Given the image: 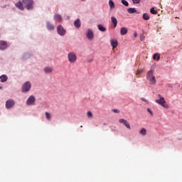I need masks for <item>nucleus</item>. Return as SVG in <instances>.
I'll return each instance as SVG.
<instances>
[{
    "mask_svg": "<svg viewBox=\"0 0 182 182\" xmlns=\"http://www.w3.org/2000/svg\"><path fill=\"white\" fill-rule=\"evenodd\" d=\"M87 117H89V118L93 117V114H92V112L88 111V112H87Z\"/></svg>",
    "mask_w": 182,
    "mask_h": 182,
    "instance_id": "obj_26",
    "label": "nucleus"
},
{
    "mask_svg": "<svg viewBox=\"0 0 182 182\" xmlns=\"http://www.w3.org/2000/svg\"><path fill=\"white\" fill-rule=\"evenodd\" d=\"M54 19L55 22H60L62 21V16L59 14H55Z\"/></svg>",
    "mask_w": 182,
    "mask_h": 182,
    "instance_id": "obj_13",
    "label": "nucleus"
},
{
    "mask_svg": "<svg viewBox=\"0 0 182 182\" xmlns=\"http://www.w3.org/2000/svg\"><path fill=\"white\" fill-rule=\"evenodd\" d=\"M16 8H18L20 11H23V4H22V2L18 1V3L16 4Z\"/></svg>",
    "mask_w": 182,
    "mask_h": 182,
    "instance_id": "obj_12",
    "label": "nucleus"
},
{
    "mask_svg": "<svg viewBox=\"0 0 182 182\" xmlns=\"http://www.w3.org/2000/svg\"><path fill=\"white\" fill-rule=\"evenodd\" d=\"M33 103H35V97L31 95L28 98L26 105H28V106H31V105H33Z\"/></svg>",
    "mask_w": 182,
    "mask_h": 182,
    "instance_id": "obj_9",
    "label": "nucleus"
},
{
    "mask_svg": "<svg viewBox=\"0 0 182 182\" xmlns=\"http://www.w3.org/2000/svg\"><path fill=\"white\" fill-rule=\"evenodd\" d=\"M111 19H112V23H114V17H112Z\"/></svg>",
    "mask_w": 182,
    "mask_h": 182,
    "instance_id": "obj_38",
    "label": "nucleus"
},
{
    "mask_svg": "<svg viewBox=\"0 0 182 182\" xmlns=\"http://www.w3.org/2000/svg\"><path fill=\"white\" fill-rule=\"evenodd\" d=\"M0 89H2V87L0 86Z\"/></svg>",
    "mask_w": 182,
    "mask_h": 182,
    "instance_id": "obj_43",
    "label": "nucleus"
},
{
    "mask_svg": "<svg viewBox=\"0 0 182 182\" xmlns=\"http://www.w3.org/2000/svg\"><path fill=\"white\" fill-rule=\"evenodd\" d=\"M150 12H151V14H152V15H157V14H158V11L154 9V7H152L150 9Z\"/></svg>",
    "mask_w": 182,
    "mask_h": 182,
    "instance_id": "obj_23",
    "label": "nucleus"
},
{
    "mask_svg": "<svg viewBox=\"0 0 182 182\" xmlns=\"http://www.w3.org/2000/svg\"><path fill=\"white\" fill-rule=\"evenodd\" d=\"M146 39V36H144V33H142V35L140 36V40L144 41Z\"/></svg>",
    "mask_w": 182,
    "mask_h": 182,
    "instance_id": "obj_29",
    "label": "nucleus"
},
{
    "mask_svg": "<svg viewBox=\"0 0 182 182\" xmlns=\"http://www.w3.org/2000/svg\"><path fill=\"white\" fill-rule=\"evenodd\" d=\"M74 26L77 28V29H79V28H80V23H75Z\"/></svg>",
    "mask_w": 182,
    "mask_h": 182,
    "instance_id": "obj_31",
    "label": "nucleus"
},
{
    "mask_svg": "<svg viewBox=\"0 0 182 182\" xmlns=\"http://www.w3.org/2000/svg\"><path fill=\"white\" fill-rule=\"evenodd\" d=\"M57 32L58 34H60L61 36H63L66 33V31L65 28H63L62 26H58L57 28Z\"/></svg>",
    "mask_w": 182,
    "mask_h": 182,
    "instance_id": "obj_8",
    "label": "nucleus"
},
{
    "mask_svg": "<svg viewBox=\"0 0 182 182\" xmlns=\"http://www.w3.org/2000/svg\"><path fill=\"white\" fill-rule=\"evenodd\" d=\"M114 113H120V111L119 109H114Z\"/></svg>",
    "mask_w": 182,
    "mask_h": 182,
    "instance_id": "obj_37",
    "label": "nucleus"
},
{
    "mask_svg": "<svg viewBox=\"0 0 182 182\" xmlns=\"http://www.w3.org/2000/svg\"><path fill=\"white\" fill-rule=\"evenodd\" d=\"M45 114H46V118L47 119V120H50V114L48 112H46Z\"/></svg>",
    "mask_w": 182,
    "mask_h": 182,
    "instance_id": "obj_24",
    "label": "nucleus"
},
{
    "mask_svg": "<svg viewBox=\"0 0 182 182\" xmlns=\"http://www.w3.org/2000/svg\"><path fill=\"white\" fill-rule=\"evenodd\" d=\"M116 26H117V23H115V24H114V28H116Z\"/></svg>",
    "mask_w": 182,
    "mask_h": 182,
    "instance_id": "obj_41",
    "label": "nucleus"
},
{
    "mask_svg": "<svg viewBox=\"0 0 182 182\" xmlns=\"http://www.w3.org/2000/svg\"><path fill=\"white\" fill-rule=\"evenodd\" d=\"M112 112H114V109H112Z\"/></svg>",
    "mask_w": 182,
    "mask_h": 182,
    "instance_id": "obj_44",
    "label": "nucleus"
},
{
    "mask_svg": "<svg viewBox=\"0 0 182 182\" xmlns=\"http://www.w3.org/2000/svg\"><path fill=\"white\" fill-rule=\"evenodd\" d=\"M127 32H128L127 28H126V27L121 28V30H120L121 35H122V36L126 35V33H127Z\"/></svg>",
    "mask_w": 182,
    "mask_h": 182,
    "instance_id": "obj_15",
    "label": "nucleus"
},
{
    "mask_svg": "<svg viewBox=\"0 0 182 182\" xmlns=\"http://www.w3.org/2000/svg\"><path fill=\"white\" fill-rule=\"evenodd\" d=\"M74 23H80V19L77 18L75 21Z\"/></svg>",
    "mask_w": 182,
    "mask_h": 182,
    "instance_id": "obj_33",
    "label": "nucleus"
},
{
    "mask_svg": "<svg viewBox=\"0 0 182 182\" xmlns=\"http://www.w3.org/2000/svg\"><path fill=\"white\" fill-rule=\"evenodd\" d=\"M127 12L129 14H136V12H137V10H136V8H129L127 9Z\"/></svg>",
    "mask_w": 182,
    "mask_h": 182,
    "instance_id": "obj_16",
    "label": "nucleus"
},
{
    "mask_svg": "<svg viewBox=\"0 0 182 182\" xmlns=\"http://www.w3.org/2000/svg\"><path fill=\"white\" fill-rule=\"evenodd\" d=\"M114 23H117V19L114 18Z\"/></svg>",
    "mask_w": 182,
    "mask_h": 182,
    "instance_id": "obj_40",
    "label": "nucleus"
},
{
    "mask_svg": "<svg viewBox=\"0 0 182 182\" xmlns=\"http://www.w3.org/2000/svg\"><path fill=\"white\" fill-rule=\"evenodd\" d=\"M68 59L70 63H75V62L77 60V57L76 56V53H75L74 52L68 53Z\"/></svg>",
    "mask_w": 182,
    "mask_h": 182,
    "instance_id": "obj_4",
    "label": "nucleus"
},
{
    "mask_svg": "<svg viewBox=\"0 0 182 182\" xmlns=\"http://www.w3.org/2000/svg\"><path fill=\"white\" fill-rule=\"evenodd\" d=\"M97 28L99 29V31H101V32H105L106 31V28H105L103 26H102L101 24H99L97 26Z\"/></svg>",
    "mask_w": 182,
    "mask_h": 182,
    "instance_id": "obj_17",
    "label": "nucleus"
},
{
    "mask_svg": "<svg viewBox=\"0 0 182 182\" xmlns=\"http://www.w3.org/2000/svg\"><path fill=\"white\" fill-rule=\"evenodd\" d=\"M141 100H142V102H145V103H147V100H146V98L142 97L141 98Z\"/></svg>",
    "mask_w": 182,
    "mask_h": 182,
    "instance_id": "obj_35",
    "label": "nucleus"
},
{
    "mask_svg": "<svg viewBox=\"0 0 182 182\" xmlns=\"http://www.w3.org/2000/svg\"><path fill=\"white\" fill-rule=\"evenodd\" d=\"M158 97H159V99L156 100V102L159 105H161V106H162L165 109H168V105H166V100L164 99V97H161L160 94L158 95Z\"/></svg>",
    "mask_w": 182,
    "mask_h": 182,
    "instance_id": "obj_2",
    "label": "nucleus"
},
{
    "mask_svg": "<svg viewBox=\"0 0 182 182\" xmlns=\"http://www.w3.org/2000/svg\"><path fill=\"white\" fill-rule=\"evenodd\" d=\"M153 59H154V60H160V55L158 53L154 54L153 56Z\"/></svg>",
    "mask_w": 182,
    "mask_h": 182,
    "instance_id": "obj_22",
    "label": "nucleus"
},
{
    "mask_svg": "<svg viewBox=\"0 0 182 182\" xmlns=\"http://www.w3.org/2000/svg\"><path fill=\"white\" fill-rule=\"evenodd\" d=\"M134 38H137V33L136 32L134 33Z\"/></svg>",
    "mask_w": 182,
    "mask_h": 182,
    "instance_id": "obj_39",
    "label": "nucleus"
},
{
    "mask_svg": "<svg viewBox=\"0 0 182 182\" xmlns=\"http://www.w3.org/2000/svg\"><path fill=\"white\" fill-rule=\"evenodd\" d=\"M154 73V70H150L148 71L146 75V79L150 82L151 85H156L157 82L156 80V77L153 75Z\"/></svg>",
    "mask_w": 182,
    "mask_h": 182,
    "instance_id": "obj_1",
    "label": "nucleus"
},
{
    "mask_svg": "<svg viewBox=\"0 0 182 182\" xmlns=\"http://www.w3.org/2000/svg\"><path fill=\"white\" fill-rule=\"evenodd\" d=\"M117 45H118V43H117V41H114V48H117Z\"/></svg>",
    "mask_w": 182,
    "mask_h": 182,
    "instance_id": "obj_36",
    "label": "nucleus"
},
{
    "mask_svg": "<svg viewBox=\"0 0 182 182\" xmlns=\"http://www.w3.org/2000/svg\"><path fill=\"white\" fill-rule=\"evenodd\" d=\"M44 72L46 73H50L52 72V68L50 67H47L44 68Z\"/></svg>",
    "mask_w": 182,
    "mask_h": 182,
    "instance_id": "obj_21",
    "label": "nucleus"
},
{
    "mask_svg": "<svg viewBox=\"0 0 182 182\" xmlns=\"http://www.w3.org/2000/svg\"><path fill=\"white\" fill-rule=\"evenodd\" d=\"M89 62H93V60H90Z\"/></svg>",
    "mask_w": 182,
    "mask_h": 182,
    "instance_id": "obj_42",
    "label": "nucleus"
},
{
    "mask_svg": "<svg viewBox=\"0 0 182 182\" xmlns=\"http://www.w3.org/2000/svg\"><path fill=\"white\" fill-rule=\"evenodd\" d=\"M119 123H122V124L126 126V127L130 130V129H131L130 124H129V122H127V120H126L124 119H120L119 120Z\"/></svg>",
    "mask_w": 182,
    "mask_h": 182,
    "instance_id": "obj_10",
    "label": "nucleus"
},
{
    "mask_svg": "<svg viewBox=\"0 0 182 182\" xmlns=\"http://www.w3.org/2000/svg\"><path fill=\"white\" fill-rule=\"evenodd\" d=\"M31 86L32 85L29 81L24 82L21 87V92H23V93H26L27 92H29V90H31Z\"/></svg>",
    "mask_w": 182,
    "mask_h": 182,
    "instance_id": "obj_5",
    "label": "nucleus"
},
{
    "mask_svg": "<svg viewBox=\"0 0 182 182\" xmlns=\"http://www.w3.org/2000/svg\"><path fill=\"white\" fill-rule=\"evenodd\" d=\"M85 36L88 41H93V38H95L93 31H92L90 28L87 29V31L85 32Z\"/></svg>",
    "mask_w": 182,
    "mask_h": 182,
    "instance_id": "obj_6",
    "label": "nucleus"
},
{
    "mask_svg": "<svg viewBox=\"0 0 182 182\" xmlns=\"http://www.w3.org/2000/svg\"><path fill=\"white\" fill-rule=\"evenodd\" d=\"M147 110H148L149 113H150V114H151V116H153V112H152V110L150 109V108H148Z\"/></svg>",
    "mask_w": 182,
    "mask_h": 182,
    "instance_id": "obj_34",
    "label": "nucleus"
},
{
    "mask_svg": "<svg viewBox=\"0 0 182 182\" xmlns=\"http://www.w3.org/2000/svg\"><path fill=\"white\" fill-rule=\"evenodd\" d=\"M143 19H144L145 21H149V19H150V16L149 15V14L144 13L143 14Z\"/></svg>",
    "mask_w": 182,
    "mask_h": 182,
    "instance_id": "obj_19",
    "label": "nucleus"
},
{
    "mask_svg": "<svg viewBox=\"0 0 182 182\" xmlns=\"http://www.w3.org/2000/svg\"><path fill=\"white\" fill-rule=\"evenodd\" d=\"M122 4L124 5V6H129V2L126 0H122Z\"/></svg>",
    "mask_w": 182,
    "mask_h": 182,
    "instance_id": "obj_27",
    "label": "nucleus"
},
{
    "mask_svg": "<svg viewBox=\"0 0 182 182\" xmlns=\"http://www.w3.org/2000/svg\"><path fill=\"white\" fill-rule=\"evenodd\" d=\"M111 46L112 47V49H114V39L111 40Z\"/></svg>",
    "mask_w": 182,
    "mask_h": 182,
    "instance_id": "obj_30",
    "label": "nucleus"
},
{
    "mask_svg": "<svg viewBox=\"0 0 182 182\" xmlns=\"http://www.w3.org/2000/svg\"><path fill=\"white\" fill-rule=\"evenodd\" d=\"M109 6H110V8L112 9V8H113L114 6V3L113 2V1L109 0Z\"/></svg>",
    "mask_w": 182,
    "mask_h": 182,
    "instance_id": "obj_25",
    "label": "nucleus"
},
{
    "mask_svg": "<svg viewBox=\"0 0 182 182\" xmlns=\"http://www.w3.org/2000/svg\"><path fill=\"white\" fill-rule=\"evenodd\" d=\"M139 133L140 134H142V136H146V134H147V131L146 130V129L142 128Z\"/></svg>",
    "mask_w": 182,
    "mask_h": 182,
    "instance_id": "obj_20",
    "label": "nucleus"
},
{
    "mask_svg": "<svg viewBox=\"0 0 182 182\" xmlns=\"http://www.w3.org/2000/svg\"><path fill=\"white\" fill-rule=\"evenodd\" d=\"M133 4H140V0H132Z\"/></svg>",
    "mask_w": 182,
    "mask_h": 182,
    "instance_id": "obj_32",
    "label": "nucleus"
},
{
    "mask_svg": "<svg viewBox=\"0 0 182 182\" xmlns=\"http://www.w3.org/2000/svg\"><path fill=\"white\" fill-rule=\"evenodd\" d=\"M6 48H7L6 42L0 41V50H4V49H6Z\"/></svg>",
    "mask_w": 182,
    "mask_h": 182,
    "instance_id": "obj_11",
    "label": "nucleus"
},
{
    "mask_svg": "<svg viewBox=\"0 0 182 182\" xmlns=\"http://www.w3.org/2000/svg\"><path fill=\"white\" fill-rule=\"evenodd\" d=\"M23 5L26 6L28 11L33 9V0H22Z\"/></svg>",
    "mask_w": 182,
    "mask_h": 182,
    "instance_id": "obj_3",
    "label": "nucleus"
},
{
    "mask_svg": "<svg viewBox=\"0 0 182 182\" xmlns=\"http://www.w3.org/2000/svg\"><path fill=\"white\" fill-rule=\"evenodd\" d=\"M144 72V70H138L137 73H136V76H139V75H141V73Z\"/></svg>",
    "mask_w": 182,
    "mask_h": 182,
    "instance_id": "obj_28",
    "label": "nucleus"
},
{
    "mask_svg": "<svg viewBox=\"0 0 182 182\" xmlns=\"http://www.w3.org/2000/svg\"><path fill=\"white\" fill-rule=\"evenodd\" d=\"M47 28L48 31H53V29H55V26H53V24L48 23L47 24Z\"/></svg>",
    "mask_w": 182,
    "mask_h": 182,
    "instance_id": "obj_18",
    "label": "nucleus"
},
{
    "mask_svg": "<svg viewBox=\"0 0 182 182\" xmlns=\"http://www.w3.org/2000/svg\"><path fill=\"white\" fill-rule=\"evenodd\" d=\"M15 106V101L14 100H8L6 102V109H12V107Z\"/></svg>",
    "mask_w": 182,
    "mask_h": 182,
    "instance_id": "obj_7",
    "label": "nucleus"
},
{
    "mask_svg": "<svg viewBox=\"0 0 182 182\" xmlns=\"http://www.w3.org/2000/svg\"><path fill=\"white\" fill-rule=\"evenodd\" d=\"M0 80L2 83H4V82L8 80V76H6V75H2L0 76Z\"/></svg>",
    "mask_w": 182,
    "mask_h": 182,
    "instance_id": "obj_14",
    "label": "nucleus"
},
{
    "mask_svg": "<svg viewBox=\"0 0 182 182\" xmlns=\"http://www.w3.org/2000/svg\"><path fill=\"white\" fill-rule=\"evenodd\" d=\"M82 1H85V0H82Z\"/></svg>",
    "mask_w": 182,
    "mask_h": 182,
    "instance_id": "obj_45",
    "label": "nucleus"
}]
</instances>
